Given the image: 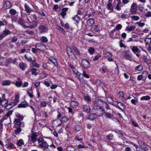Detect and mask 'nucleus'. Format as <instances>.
<instances>
[{"instance_id": "obj_33", "label": "nucleus", "mask_w": 151, "mask_h": 151, "mask_svg": "<svg viewBox=\"0 0 151 151\" xmlns=\"http://www.w3.org/2000/svg\"><path fill=\"white\" fill-rule=\"evenodd\" d=\"M11 3L9 1H6L4 5V6L6 9L9 8L11 6Z\"/></svg>"}, {"instance_id": "obj_39", "label": "nucleus", "mask_w": 151, "mask_h": 151, "mask_svg": "<svg viewBox=\"0 0 151 151\" xmlns=\"http://www.w3.org/2000/svg\"><path fill=\"white\" fill-rule=\"evenodd\" d=\"M149 59L147 58V56L146 55H144L143 58V60L144 62L146 63V64L147 65L148 63H150L148 62V61H149Z\"/></svg>"}, {"instance_id": "obj_32", "label": "nucleus", "mask_w": 151, "mask_h": 151, "mask_svg": "<svg viewBox=\"0 0 151 151\" xmlns=\"http://www.w3.org/2000/svg\"><path fill=\"white\" fill-rule=\"evenodd\" d=\"M143 65L142 64H140L137 66L135 68V72L137 71H141L143 70Z\"/></svg>"}, {"instance_id": "obj_56", "label": "nucleus", "mask_w": 151, "mask_h": 151, "mask_svg": "<svg viewBox=\"0 0 151 151\" xmlns=\"http://www.w3.org/2000/svg\"><path fill=\"white\" fill-rule=\"evenodd\" d=\"M40 77L42 78H44L47 77V76L44 72L43 71L42 72L40 73Z\"/></svg>"}, {"instance_id": "obj_46", "label": "nucleus", "mask_w": 151, "mask_h": 151, "mask_svg": "<svg viewBox=\"0 0 151 151\" xmlns=\"http://www.w3.org/2000/svg\"><path fill=\"white\" fill-rule=\"evenodd\" d=\"M37 70L35 68H33L30 70V71L32 73V75H34L35 76H36L37 75V73H36Z\"/></svg>"}, {"instance_id": "obj_19", "label": "nucleus", "mask_w": 151, "mask_h": 151, "mask_svg": "<svg viewBox=\"0 0 151 151\" xmlns=\"http://www.w3.org/2000/svg\"><path fill=\"white\" fill-rule=\"evenodd\" d=\"M15 116L17 118L14 119L18 120V121L22 120L24 118V116L19 112L15 113Z\"/></svg>"}, {"instance_id": "obj_23", "label": "nucleus", "mask_w": 151, "mask_h": 151, "mask_svg": "<svg viewBox=\"0 0 151 151\" xmlns=\"http://www.w3.org/2000/svg\"><path fill=\"white\" fill-rule=\"evenodd\" d=\"M24 8L25 11L27 13H30L33 11V10L30 8L27 4H25Z\"/></svg>"}, {"instance_id": "obj_30", "label": "nucleus", "mask_w": 151, "mask_h": 151, "mask_svg": "<svg viewBox=\"0 0 151 151\" xmlns=\"http://www.w3.org/2000/svg\"><path fill=\"white\" fill-rule=\"evenodd\" d=\"M32 66L33 67L39 68L40 67V65L39 64L37 63L36 60H34L32 63Z\"/></svg>"}, {"instance_id": "obj_34", "label": "nucleus", "mask_w": 151, "mask_h": 151, "mask_svg": "<svg viewBox=\"0 0 151 151\" xmlns=\"http://www.w3.org/2000/svg\"><path fill=\"white\" fill-rule=\"evenodd\" d=\"M72 47L73 51L77 54V55H81V53L76 47H75V46H73Z\"/></svg>"}, {"instance_id": "obj_59", "label": "nucleus", "mask_w": 151, "mask_h": 151, "mask_svg": "<svg viewBox=\"0 0 151 151\" xmlns=\"http://www.w3.org/2000/svg\"><path fill=\"white\" fill-rule=\"evenodd\" d=\"M57 29L58 30L61 31V32L63 34H65V31L63 28H62L61 27H60L58 26Z\"/></svg>"}, {"instance_id": "obj_61", "label": "nucleus", "mask_w": 151, "mask_h": 151, "mask_svg": "<svg viewBox=\"0 0 151 151\" xmlns=\"http://www.w3.org/2000/svg\"><path fill=\"white\" fill-rule=\"evenodd\" d=\"M17 40L18 38L17 36H14L12 37L11 42H15L17 41Z\"/></svg>"}, {"instance_id": "obj_58", "label": "nucleus", "mask_w": 151, "mask_h": 151, "mask_svg": "<svg viewBox=\"0 0 151 151\" xmlns=\"http://www.w3.org/2000/svg\"><path fill=\"white\" fill-rule=\"evenodd\" d=\"M62 119V121L65 122H67L68 120V117L67 116H63Z\"/></svg>"}, {"instance_id": "obj_50", "label": "nucleus", "mask_w": 151, "mask_h": 151, "mask_svg": "<svg viewBox=\"0 0 151 151\" xmlns=\"http://www.w3.org/2000/svg\"><path fill=\"white\" fill-rule=\"evenodd\" d=\"M8 148H10V149H14L16 147L15 145L12 143H9L7 145Z\"/></svg>"}, {"instance_id": "obj_52", "label": "nucleus", "mask_w": 151, "mask_h": 151, "mask_svg": "<svg viewBox=\"0 0 151 151\" xmlns=\"http://www.w3.org/2000/svg\"><path fill=\"white\" fill-rule=\"evenodd\" d=\"M15 85L17 87H20L22 84V81H16L15 83Z\"/></svg>"}, {"instance_id": "obj_1", "label": "nucleus", "mask_w": 151, "mask_h": 151, "mask_svg": "<svg viewBox=\"0 0 151 151\" xmlns=\"http://www.w3.org/2000/svg\"><path fill=\"white\" fill-rule=\"evenodd\" d=\"M112 105L115 106L116 108L123 111L125 109L126 106L122 102L117 101H113Z\"/></svg>"}, {"instance_id": "obj_16", "label": "nucleus", "mask_w": 151, "mask_h": 151, "mask_svg": "<svg viewBox=\"0 0 151 151\" xmlns=\"http://www.w3.org/2000/svg\"><path fill=\"white\" fill-rule=\"evenodd\" d=\"M83 111L87 113H90L91 111V109L90 106L87 105H85L83 106Z\"/></svg>"}, {"instance_id": "obj_38", "label": "nucleus", "mask_w": 151, "mask_h": 151, "mask_svg": "<svg viewBox=\"0 0 151 151\" xmlns=\"http://www.w3.org/2000/svg\"><path fill=\"white\" fill-rule=\"evenodd\" d=\"M6 63L5 65L6 66H8L12 62V59L11 58H9L6 59Z\"/></svg>"}, {"instance_id": "obj_37", "label": "nucleus", "mask_w": 151, "mask_h": 151, "mask_svg": "<svg viewBox=\"0 0 151 151\" xmlns=\"http://www.w3.org/2000/svg\"><path fill=\"white\" fill-rule=\"evenodd\" d=\"M93 110H94V111L96 112V113H97V112L99 111V109L101 108V106H93Z\"/></svg>"}, {"instance_id": "obj_48", "label": "nucleus", "mask_w": 151, "mask_h": 151, "mask_svg": "<svg viewBox=\"0 0 151 151\" xmlns=\"http://www.w3.org/2000/svg\"><path fill=\"white\" fill-rule=\"evenodd\" d=\"M106 8L109 9H112V4L110 1H109L106 6Z\"/></svg>"}, {"instance_id": "obj_36", "label": "nucleus", "mask_w": 151, "mask_h": 151, "mask_svg": "<svg viewBox=\"0 0 151 151\" xmlns=\"http://www.w3.org/2000/svg\"><path fill=\"white\" fill-rule=\"evenodd\" d=\"M88 51L89 52V53L91 55L93 54L96 51L94 48L92 47H90L89 49H88Z\"/></svg>"}, {"instance_id": "obj_49", "label": "nucleus", "mask_w": 151, "mask_h": 151, "mask_svg": "<svg viewBox=\"0 0 151 151\" xmlns=\"http://www.w3.org/2000/svg\"><path fill=\"white\" fill-rule=\"evenodd\" d=\"M29 14H28L27 16V23L28 24L31 23V20H32L31 17L29 16Z\"/></svg>"}, {"instance_id": "obj_6", "label": "nucleus", "mask_w": 151, "mask_h": 151, "mask_svg": "<svg viewBox=\"0 0 151 151\" xmlns=\"http://www.w3.org/2000/svg\"><path fill=\"white\" fill-rule=\"evenodd\" d=\"M11 33L12 32L8 29H5L0 35V40H2L4 37Z\"/></svg>"}, {"instance_id": "obj_27", "label": "nucleus", "mask_w": 151, "mask_h": 151, "mask_svg": "<svg viewBox=\"0 0 151 151\" xmlns=\"http://www.w3.org/2000/svg\"><path fill=\"white\" fill-rule=\"evenodd\" d=\"M12 81L9 80H4L2 82V85L3 86H9V85Z\"/></svg>"}, {"instance_id": "obj_9", "label": "nucleus", "mask_w": 151, "mask_h": 151, "mask_svg": "<svg viewBox=\"0 0 151 151\" xmlns=\"http://www.w3.org/2000/svg\"><path fill=\"white\" fill-rule=\"evenodd\" d=\"M98 117V115H97L96 114H90L88 115L87 118L90 120H93L97 118Z\"/></svg>"}, {"instance_id": "obj_22", "label": "nucleus", "mask_w": 151, "mask_h": 151, "mask_svg": "<svg viewBox=\"0 0 151 151\" xmlns=\"http://www.w3.org/2000/svg\"><path fill=\"white\" fill-rule=\"evenodd\" d=\"M104 113V116L106 118L109 119H112L113 118V116L110 113L106 112Z\"/></svg>"}, {"instance_id": "obj_47", "label": "nucleus", "mask_w": 151, "mask_h": 151, "mask_svg": "<svg viewBox=\"0 0 151 151\" xmlns=\"http://www.w3.org/2000/svg\"><path fill=\"white\" fill-rule=\"evenodd\" d=\"M150 99V97L148 96H143L140 98L141 100H148Z\"/></svg>"}, {"instance_id": "obj_31", "label": "nucleus", "mask_w": 151, "mask_h": 151, "mask_svg": "<svg viewBox=\"0 0 151 151\" xmlns=\"http://www.w3.org/2000/svg\"><path fill=\"white\" fill-rule=\"evenodd\" d=\"M81 126L78 124H76L73 127V129L76 132L80 131L81 129Z\"/></svg>"}, {"instance_id": "obj_28", "label": "nucleus", "mask_w": 151, "mask_h": 151, "mask_svg": "<svg viewBox=\"0 0 151 151\" xmlns=\"http://www.w3.org/2000/svg\"><path fill=\"white\" fill-rule=\"evenodd\" d=\"M96 99L97 101V105L99 106L103 104L104 101L101 99H99V98L96 97Z\"/></svg>"}, {"instance_id": "obj_21", "label": "nucleus", "mask_w": 151, "mask_h": 151, "mask_svg": "<svg viewBox=\"0 0 151 151\" xmlns=\"http://www.w3.org/2000/svg\"><path fill=\"white\" fill-rule=\"evenodd\" d=\"M70 106L73 108H76L79 105V103L77 101H72L70 103Z\"/></svg>"}, {"instance_id": "obj_42", "label": "nucleus", "mask_w": 151, "mask_h": 151, "mask_svg": "<svg viewBox=\"0 0 151 151\" xmlns=\"http://www.w3.org/2000/svg\"><path fill=\"white\" fill-rule=\"evenodd\" d=\"M95 27L93 29L94 32H98L100 31V26L99 25L94 26Z\"/></svg>"}, {"instance_id": "obj_2", "label": "nucleus", "mask_w": 151, "mask_h": 151, "mask_svg": "<svg viewBox=\"0 0 151 151\" xmlns=\"http://www.w3.org/2000/svg\"><path fill=\"white\" fill-rule=\"evenodd\" d=\"M39 135V134L37 132H32L30 136L29 137V140L32 143H34L37 140V137Z\"/></svg>"}, {"instance_id": "obj_10", "label": "nucleus", "mask_w": 151, "mask_h": 151, "mask_svg": "<svg viewBox=\"0 0 151 151\" xmlns=\"http://www.w3.org/2000/svg\"><path fill=\"white\" fill-rule=\"evenodd\" d=\"M29 106V104L25 101H24L18 105L17 107L18 108H25Z\"/></svg>"}, {"instance_id": "obj_53", "label": "nucleus", "mask_w": 151, "mask_h": 151, "mask_svg": "<svg viewBox=\"0 0 151 151\" xmlns=\"http://www.w3.org/2000/svg\"><path fill=\"white\" fill-rule=\"evenodd\" d=\"M67 151H73L74 150V148L71 146H68L66 148Z\"/></svg>"}, {"instance_id": "obj_40", "label": "nucleus", "mask_w": 151, "mask_h": 151, "mask_svg": "<svg viewBox=\"0 0 151 151\" xmlns=\"http://www.w3.org/2000/svg\"><path fill=\"white\" fill-rule=\"evenodd\" d=\"M75 21L76 23H78L80 20V18L78 17L77 15H75L74 17L72 18Z\"/></svg>"}, {"instance_id": "obj_17", "label": "nucleus", "mask_w": 151, "mask_h": 151, "mask_svg": "<svg viewBox=\"0 0 151 151\" xmlns=\"http://www.w3.org/2000/svg\"><path fill=\"white\" fill-rule=\"evenodd\" d=\"M86 22L87 25L91 26L95 23V21L93 18H90L87 20Z\"/></svg>"}, {"instance_id": "obj_64", "label": "nucleus", "mask_w": 151, "mask_h": 151, "mask_svg": "<svg viewBox=\"0 0 151 151\" xmlns=\"http://www.w3.org/2000/svg\"><path fill=\"white\" fill-rule=\"evenodd\" d=\"M139 10L141 12H142L143 10L144 6L143 5L139 4L138 6Z\"/></svg>"}, {"instance_id": "obj_20", "label": "nucleus", "mask_w": 151, "mask_h": 151, "mask_svg": "<svg viewBox=\"0 0 151 151\" xmlns=\"http://www.w3.org/2000/svg\"><path fill=\"white\" fill-rule=\"evenodd\" d=\"M131 49L134 53H136V52L140 53L141 52L140 50L137 46H134L131 48Z\"/></svg>"}, {"instance_id": "obj_14", "label": "nucleus", "mask_w": 151, "mask_h": 151, "mask_svg": "<svg viewBox=\"0 0 151 151\" xmlns=\"http://www.w3.org/2000/svg\"><path fill=\"white\" fill-rule=\"evenodd\" d=\"M66 50L67 53L69 57H70V55L73 54L74 57L76 58V56L75 54L73 52L72 49L71 47L69 46H67V47Z\"/></svg>"}, {"instance_id": "obj_35", "label": "nucleus", "mask_w": 151, "mask_h": 151, "mask_svg": "<svg viewBox=\"0 0 151 151\" xmlns=\"http://www.w3.org/2000/svg\"><path fill=\"white\" fill-rule=\"evenodd\" d=\"M41 41L43 43H46L48 40L47 38L45 36H42L41 37L40 39Z\"/></svg>"}, {"instance_id": "obj_3", "label": "nucleus", "mask_w": 151, "mask_h": 151, "mask_svg": "<svg viewBox=\"0 0 151 151\" xmlns=\"http://www.w3.org/2000/svg\"><path fill=\"white\" fill-rule=\"evenodd\" d=\"M80 65L82 68H87L90 66V64L88 60L86 59H83L81 61Z\"/></svg>"}, {"instance_id": "obj_4", "label": "nucleus", "mask_w": 151, "mask_h": 151, "mask_svg": "<svg viewBox=\"0 0 151 151\" xmlns=\"http://www.w3.org/2000/svg\"><path fill=\"white\" fill-rule=\"evenodd\" d=\"M138 142L139 144H140V146L142 147L143 149V151H151V147L147 145H145V143L141 140L139 141Z\"/></svg>"}, {"instance_id": "obj_12", "label": "nucleus", "mask_w": 151, "mask_h": 151, "mask_svg": "<svg viewBox=\"0 0 151 151\" xmlns=\"http://www.w3.org/2000/svg\"><path fill=\"white\" fill-rule=\"evenodd\" d=\"M38 29L41 33H45L47 32L48 29L45 26L41 25L38 27Z\"/></svg>"}, {"instance_id": "obj_54", "label": "nucleus", "mask_w": 151, "mask_h": 151, "mask_svg": "<svg viewBox=\"0 0 151 151\" xmlns=\"http://www.w3.org/2000/svg\"><path fill=\"white\" fill-rule=\"evenodd\" d=\"M9 12L11 14L13 15H15L17 13L16 10L13 9H11L9 10Z\"/></svg>"}, {"instance_id": "obj_24", "label": "nucleus", "mask_w": 151, "mask_h": 151, "mask_svg": "<svg viewBox=\"0 0 151 151\" xmlns=\"http://www.w3.org/2000/svg\"><path fill=\"white\" fill-rule=\"evenodd\" d=\"M105 113L104 109L101 107L99 109L98 112H97V114L98 115V116H100L102 115Z\"/></svg>"}, {"instance_id": "obj_63", "label": "nucleus", "mask_w": 151, "mask_h": 151, "mask_svg": "<svg viewBox=\"0 0 151 151\" xmlns=\"http://www.w3.org/2000/svg\"><path fill=\"white\" fill-rule=\"evenodd\" d=\"M66 108H67L68 109L69 113H71L72 114H74V112L72 108L70 107H66Z\"/></svg>"}, {"instance_id": "obj_5", "label": "nucleus", "mask_w": 151, "mask_h": 151, "mask_svg": "<svg viewBox=\"0 0 151 151\" xmlns=\"http://www.w3.org/2000/svg\"><path fill=\"white\" fill-rule=\"evenodd\" d=\"M49 146V145L46 142L44 141L40 143L38 147L40 148H43V151H49L48 150Z\"/></svg>"}, {"instance_id": "obj_7", "label": "nucleus", "mask_w": 151, "mask_h": 151, "mask_svg": "<svg viewBox=\"0 0 151 151\" xmlns=\"http://www.w3.org/2000/svg\"><path fill=\"white\" fill-rule=\"evenodd\" d=\"M137 5L135 3H133L131 6L130 12L132 14H135L137 13Z\"/></svg>"}, {"instance_id": "obj_45", "label": "nucleus", "mask_w": 151, "mask_h": 151, "mask_svg": "<svg viewBox=\"0 0 151 151\" xmlns=\"http://www.w3.org/2000/svg\"><path fill=\"white\" fill-rule=\"evenodd\" d=\"M22 129L20 127H17L16 129H14V133L16 134H19L21 131Z\"/></svg>"}, {"instance_id": "obj_25", "label": "nucleus", "mask_w": 151, "mask_h": 151, "mask_svg": "<svg viewBox=\"0 0 151 151\" xmlns=\"http://www.w3.org/2000/svg\"><path fill=\"white\" fill-rule=\"evenodd\" d=\"M136 27L135 26L132 25L130 26H127L126 27L125 30L128 31L129 32H131L133 31L135 29Z\"/></svg>"}, {"instance_id": "obj_8", "label": "nucleus", "mask_w": 151, "mask_h": 151, "mask_svg": "<svg viewBox=\"0 0 151 151\" xmlns=\"http://www.w3.org/2000/svg\"><path fill=\"white\" fill-rule=\"evenodd\" d=\"M35 47L38 50H40L44 49L45 47V46L41 43H39L36 44Z\"/></svg>"}, {"instance_id": "obj_18", "label": "nucleus", "mask_w": 151, "mask_h": 151, "mask_svg": "<svg viewBox=\"0 0 151 151\" xmlns=\"http://www.w3.org/2000/svg\"><path fill=\"white\" fill-rule=\"evenodd\" d=\"M18 24L24 28H27V26L25 25L24 20L22 18H19L18 20Z\"/></svg>"}, {"instance_id": "obj_55", "label": "nucleus", "mask_w": 151, "mask_h": 151, "mask_svg": "<svg viewBox=\"0 0 151 151\" xmlns=\"http://www.w3.org/2000/svg\"><path fill=\"white\" fill-rule=\"evenodd\" d=\"M131 18L132 20L135 21L138 20L139 19L138 16L135 15L131 16Z\"/></svg>"}, {"instance_id": "obj_60", "label": "nucleus", "mask_w": 151, "mask_h": 151, "mask_svg": "<svg viewBox=\"0 0 151 151\" xmlns=\"http://www.w3.org/2000/svg\"><path fill=\"white\" fill-rule=\"evenodd\" d=\"M137 24H138V26L140 27H143L145 24L144 23H142L140 22H137Z\"/></svg>"}, {"instance_id": "obj_26", "label": "nucleus", "mask_w": 151, "mask_h": 151, "mask_svg": "<svg viewBox=\"0 0 151 151\" xmlns=\"http://www.w3.org/2000/svg\"><path fill=\"white\" fill-rule=\"evenodd\" d=\"M144 41L145 43L146 46L147 45H148L149 46L151 45V38H145Z\"/></svg>"}, {"instance_id": "obj_57", "label": "nucleus", "mask_w": 151, "mask_h": 151, "mask_svg": "<svg viewBox=\"0 0 151 151\" xmlns=\"http://www.w3.org/2000/svg\"><path fill=\"white\" fill-rule=\"evenodd\" d=\"M122 28V25L119 24H117L115 28V29L116 30H119L121 29Z\"/></svg>"}, {"instance_id": "obj_13", "label": "nucleus", "mask_w": 151, "mask_h": 151, "mask_svg": "<svg viewBox=\"0 0 151 151\" xmlns=\"http://www.w3.org/2000/svg\"><path fill=\"white\" fill-rule=\"evenodd\" d=\"M124 56L125 58L127 59H131L132 58V54L129 51H124Z\"/></svg>"}, {"instance_id": "obj_44", "label": "nucleus", "mask_w": 151, "mask_h": 151, "mask_svg": "<svg viewBox=\"0 0 151 151\" xmlns=\"http://www.w3.org/2000/svg\"><path fill=\"white\" fill-rule=\"evenodd\" d=\"M114 138V136L112 134H108L106 136V138L109 140H112Z\"/></svg>"}, {"instance_id": "obj_11", "label": "nucleus", "mask_w": 151, "mask_h": 151, "mask_svg": "<svg viewBox=\"0 0 151 151\" xmlns=\"http://www.w3.org/2000/svg\"><path fill=\"white\" fill-rule=\"evenodd\" d=\"M29 26H27V28H29L31 29L35 28L37 26L38 23L37 22L33 20L31 22V23Z\"/></svg>"}, {"instance_id": "obj_43", "label": "nucleus", "mask_w": 151, "mask_h": 151, "mask_svg": "<svg viewBox=\"0 0 151 151\" xmlns=\"http://www.w3.org/2000/svg\"><path fill=\"white\" fill-rule=\"evenodd\" d=\"M115 31L116 30L115 29H114L111 31L109 33V35L110 37L112 39H114L116 38H118V37L116 38V37L113 36V34L115 32Z\"/></svg>"}, {"instance_id": "obj_41", "label": "nucleus", "mask_w": 151, "mask_h": 151, "mask_svg": "<svg viewBox=\"0 0 151 151\" xmlns=\"http://www.w3.org/2000/svg\"><path fill=\"white\" fill-rule=\"evenodd\" d=\"M84 99L85 101H88L89 102H90L91 101V97L87 94L86 95L84 96Z\"/></svg>"}, {"instance_id": "obj_51", "label": "nucleus", "mask_w": 151, "mask_h": 151, "mask_svg": "<svg viewBox=\"0 0 151 151\" xmlns=\"http://www.w3.org/2000/svg\"><path fill=\"white\" fill-rule=\"evenodd\" d=\"M19 66L20 68L23 70H24L25 67L24 63L20 62L19 64Z\"/></svg>"}, {"instance_id": "obj_15", "label": "nucleus", "mask_w": 151, "mask_h": 151, "mask_svg": "<svg viewBox=\"0 0 151 151\" xmlns=\"http://www.w3.org/2000/svg\"><path fill=\"white\" fill-rule=\"evenodd\" d=\"M14 123L15 124L19 126V127H24V123L23 122H21L20 121H18V120L14 119Z\"/></svg>"}, {"instance_id": "obj_29", "label": "nucleus", "mask_w": 151, "mask_h": 151, "mask_svg": "<svg viewBox=\"0 0 151 151\" xmlns=\"http://www.w3.org/2000/svg\"><path fill=\"white\" fill-rule=\"evenodd\" d=\"M24 144L23 140L22 139H20L18 140L16 143L17 146L21 147Z\"/></svg>"}, {"instance_id": "obj_62", "label": "nucleus", "mask_w": 151, "mask_h": 151, "mask_svg": "<svg viewBox=\"0 0 151 151\" xmlns=\"http://www.w3.org/2000/svg\"><path fill=\"white\" fill-rule=\"evenodd\" d=\"M47 102L46 101H41L40 102V105H42L44 107H45L46 106Z\"/></svg>"}]
</instances>
